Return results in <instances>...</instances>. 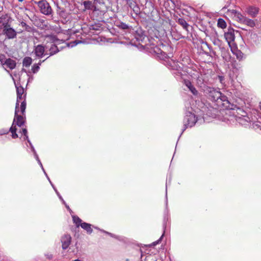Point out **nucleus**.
Instances as JSON below:
<instances>
[{"label": "nucleus", "instance_id": "obj_12", "mask_svg": "<svg viewBox=\"0 0 261 261\" xmlns=\"http://www.w3.org/2000/svg\"><path fill=\"white\" fill-rule=\"evenodd\" d=\"M81 226L82 228L86 230L87 233L89 234H91L93 231V230L91 227V225L90 224L86 222H83L82 224H81Z\"/></svg>", "mask_w": 261, "mask_h": 261}, {"label": "nucleus", "instance_id": "obj_24", "mask_svg": "<svg viewBox=\"0 0 261 261\" xmlns=\"http://www.w3.org/2000/svg\"><path fill=\"white\" fill-rule=\"evenodd\" d=\"M17 90V95H22L24 92L23 88L22 86H16Z\"/></svg>", "mask_w": 261, "mask_h": 261}, {"label": "nucleus", "instance_id": "obj_35", "mask_svg": "<svg viewBox=\"0 0 261 261\" xmlns=\"http://www.w3.org/2000/svg\"><path fill=\"white\" fill-rule=\"evenodd\" d=\"M20 2H22L23 0H18Z\"/></svg>", "mask_w": 261, "mask_h": 261}, {"label": "nucleus", "instance_id": "obj_36", "mask_svg": "<svg viewBox=\"0 0 261 261\" xmlns=\"http://www.w3.org/2000/svg\"><path fill=\"white\" fill-rule=\"evenodd\" d=\"M107 233H108L109 234L111 235V236L112 235L110 233H108V232H107Z\"/></svg>", "mask_w": 261, "mask_h": 261}, {"label": "nucleus", "instance_id": "obj_34", "mask_svg": "<svg viewBox=\"0 0 261 261\" xmlns=\"http://www.w3.org/2000/svg\"><path fill=\"white\" fill-rule=\"evenodd\" d=\"M259 107H260V109L261 110V102H259Z\"/></svg>", "mask_w": 261, "mask_h": 261}, {"label": "nucleus", "instance_id": "obj_33", "mask_svg": "<svg viewBox=\"0 0 261 261\" xmlns=\"http://www.w3.org/2000/svg\"><path fill=\"white\" fill-rule=\"evenodd\" d=\"M46 256L47 258L51 259L53 258V255L51 254H46Z\"/></svg>", "mask_w": 261, "mask_h": 261}, {"label": "nucleus", "instance_id": "obj_4", "mask_svg": "<svg viewBox=\"0 0 261 261\" xmlns=\"http://www.w3.org/2000/svg\"><path fill=\"white\" fill-rule=\"evenodd\" d=\"M206 91L209 97L213 101H217L221 97V93L213 88L207 87Z\"/></svg>", "mask_w": 261, "mask_h": 261}, {"label": "nucleus", "instance_id": "obj_6", "mask_svg": "<svg viewBox=\"0 0 261 261\" xmlns=\"http://www.w3.org/2000/svg\"><path fill=\"white\" fill-rule=\"evenodd\" d=\"M71 241V237L70 235L66 234L63 236L61 238L62 249L63 250L67 249L70 245Z\"/></svg>", "mask_w": 261, "mask_h": 261}, {"label": "nucleus", "instance_id": "obj_29", "mask_svg": "<svg viewBox=\"0 0 261 261\" xmlns=\"http://www.w3.org/2000/svg\"><path fill=\"white\" fill-rule=\"evenodd\" d=\"M163 237V234H162V236L161 237V238L157 241H155V242H153L152 244V246H155L156 245L159 244V242L161 241Z\"/></svg>", "mask_w": 261, "mask_h": 261}, {"label": "nucleus", "instance_id": "obj_28", "mask_svg": "<svg viewBox=\"0 0 261 261\" xmlns=\"http://www.w3.org/2000/svg\"><path fill=\"white\" fill-rule=\"evenodd\" d=\"M119 26L121 28L124 30L127 29L128 28V26L126 23L123 22L121 23Z\"/></svg>", "mask_w": 261, "mask_h": 261}, {"label": "nucleus", "instance_id": "obj_16", "mask_svg": "<svg viewBox=\"0 0 261 261\" xmlns=\"http://www.w3.org/2000/svg\"><path fill=\"white\" fill-rule=\"evenodd\" d=\"M59 51L58 47L55 44H52L49 48L50 52L49 53V56H53L59 52Z\"/></svg>", "mask_w": 261, "mask_h": 261}, {"label": "nucleus", "instance_id": "obj_13", "mask_svg": "<svg viewBox=\"0 0 261 261\" xmlns=\"http://www.w3.org/2000/svg\"><path fill=\"white\" fill-rule=\"evenodd\" d=\"M242 24L247 25L251 28H253L255 25V22L253 20L247 18L246 17H245Z\"/></svg>", "mask_w": 261, "mask_h": 261}, {"label": "nucleus", "instance_id": "obj_19", "mask_svg": "<svg viewBox=\"0 0 261 261\" xmlns=\"http://www.w3.org/2000/svg\"><path fill=\"white\" fill-rule=\"evenodd\" d=\"M73 222L76 224V227H79L82 223V220L77 216L72 217Z\"/></svg>", "mask_w": 261, "mask_h": 261}, {"label": "nucleus", "instance_id": "obj_23", "mask_svg": "<svg viewBox=\"0 0 261 261\" xmlns=\"http://www.w3.org/2000/svg\"><path fill=\"white\" fill-rule=\"evenodd\" d=\"M6 61H7V59L6 58L5 56L1 55L0 56V62L4 67L6 63Z\"/></svg>", "mask_w": 261, "mask_h": 261}, {"label": "nucleus", "instance_id": "obj_11", "mask_svg": "<svg viewBox=\"0 0 261 261\" xmlns=\"http://www.w3.org/2000/svg\"><path fill=\"white\" fill-rule=\"evenodd\" d=\"M16 63L15 61L8 58L7 59V61H6V63L5 65L6 67L9 68L11 70L14 69L16 67Z\"/></svg>", "mask_w": 261, "mask_h": 261}, {"label": "nucleus", "instance_id": "obj_9", "mask_svg": "<svg viewBox=\"0 0 261 261\" xmlns=\"http://www.w3.org/2000/svg\"><path fill=\"white\" fill-rule=\"evenodd\" d=\"M184 84L194 95H197L198 92L191 82L188 80L184 81Z\"/></svg>", "mask_w": 261, "mask_h": 261}, {"label": "nucleus", "instance_id": "obj_8", "mask_svg": "<svg viewBox=\"0 0 261 261\" xmlns=\"http://www.w3.org/2000/svg\"><path fill=\"white\" fill-rule=\"evenodd\" d=\"M34 52L37 57L41 58L45 55V48L42 45H38L35 47Z\"/></svg>", "mask_w": 261, "mask_h": 261}, {"label": "nucleus", "instance_id": "obj_26", "mask_svg": "<svg viewBox=\"0 0 261 261\" xmlns=\"http://www.w3.org/2000/svg\"><path fill=\"white\" fill-rule=\"evenodd\" d=\"M84 5L86 9H91V6L92 5L91 2L89 1H85L84 2Z\"/></svg>", "mask_w": 261, "mask_h": 261}, {"label": "nucleus", "instance_id": "obj_27", "mask_svg": "<svg viewBox=\"0 0 261 261\" xmlns=\"http://www.w3.org/2000/svg\"><path fill=\"white\" fill-rule=\"evenodd\" d=\"M20 25L22 27H25V30L27 31H30V27L27 24V23L23 21H22L21 23H20Z\"/></svg>", "mask_w": 261, "mask_h": 261}, {"label": "nucleus", "instance_id": "obj_31", "mask_svg": "<svg viewBox=\"0 0 261 261\" xmlns=\"http://www.w3.org/2000/svg\"><path fill=\"white\" fill-rule=\"evenodd\" d=\"M219 99H220V100L221 101H225L226 99V97L225 96L221 95V97L219 98Z\"/></svg>", "mask_w": 261, "mask_h": 261}, {"label": "nucleus", "instance_id": "obj_18", "mask_svg": "<svg viewBox=\"0 0 261 261\" xmlns=\"http://www.w3.org/2000/svg\"><path fill=\"white\" fill-rule=\"evenodd\" d=\"M178 23L180 24L184 29L188 31V28L189 27V25L184 19L179 18L178 20Z\"/></svg>", "mask_w": 261, "mask_h": 261}, {"label": "nucleus", "instance_id": "obj_20", "mask_svg": "<svg viewBox=\"0 0 261 261\" xmlns=\"http://www.w3.org/2000/svg\"><path fill=\"white\" fill-rule=\"evenodd\" d=\"M45 60L42 61H40L38 64H34L32 68V70L33 73H36L39 69V66L41 65V63L44 62Z\"/></svg>", "mask_w": 261, "mask_h": 261}, {"label": "nucleus", "instance_id": "obj_22", "mask_svg": "<svg viewBox=\"0 0 261 261\" xmlns=\"http://www.w3.org/2000/svg\"><path fill=\"white\" fill-rule=\"evenodd\" d=\"M225 37L227 40H229L230 41H233L234 40V35L233 33L231 32H228L225 34Z\"/></svg>", "mask_w": 261, "mask_h": 261}, {"label": "nucleus", "instance_id": "obj_15", "mask_svg": "<svg viewBox=\"0 0 261 261\" xmlns=\"http://www.w3.org/2000/svg\"><path fill=\"white\" fill-rule=\"evenodd\" d=\"M14 124H15V120H13L12 126L10 128V131L12 133V138L15 139V138H16L18 137V135L16 134L17 128L16 127V125H14Z\"/></svg>", "mask_w": 261, "mask_h": 261}, {"label": "nucleus", "instance_id": "obj_3", "mask_svg": "<svg viewBox=\"0 0 261 261\" xmlns=\"http://www.w3.org/2000/svg\"><path fill=\"white\" fill-rule=\"evenodd\" d=\"M3 33L8 39H13L16 38L17 33L10 25L4 26Z\"/></svg>", "mask_w": 261, "mask_h": 261}, {"label": "nucleus", "instance_id": "obj_21", "mask_svg": "<svg viewBox=\"0 0 261 261\" xmlns=\"http://www.w3.org/2000/svg\"><path fill=\"white\" fill-rule=\"evenodd\" d=\"M217 25L218 27L221 29H224L226 27V23L225 21L221 18H219L218 19Z\"/></svg>", "mask_w": 261, "mask_h": 261}, {"label": "nucleus", "instance_id": "obj_10", "mask_svg": "<svg viewBox=\"0 0 261 261\" xmlns=\"http://www.w3.org/2000/svg\"><path fill=\"white\" fill-rule=\"evenodd\" d=\"M246 12L251 17H255L258 13V9L256 7L250 6L247 8Z\"/></svg>", "mask_w": 261, "mask_h": 261}, {"label": "nucleus", "instance_id": "obj_30", "mask_svg": "<svg viewBox=\"0 0 261 261\" xmlns=\"http://www.w3.org/2000/svg\"><path fill=\"white\" fill-rule=\"evenodd\" d=\"M22 133L24 134V136L25 137L26 139H28V136H27V130L26 128H23L22 129Z\"/></svg>", "mask_w": 261, "mask_h": 261}, {"label": "nucleus", "instance_id": "obj_5", "mask_svg": "<svg viewBox=\"0 0 261 261\" xmlns=\"http://www.w3.org/2000/svg\"><path fill=\"white\" fill-rule=\"evenodd\" d=\"M18 103H16L15 110V116L14 120H15L14 125H17L21 127L24 123L23 117L21 116L18 115Z\"/></svg>", "mask_w": 261, "mask_h": 261}, {"label": "nucleus", "instance_id": "obj_25", "mask_svg": "<svg viewBox=\"0 0 261 261\" xmlns=\"http://www.w3.org/2000/svg\"><path fill=\"white\" fill-rule=\"evenodd\" d=\"M26 105H27V103H26V102H25V100H23L21 103L20 109H21V113H22V114H23L24 112H25V109H26Z\"/></svg>", "mask_w": 261, "mask_h": 261}, {"label": "nucleus", "instance_id": "obj_14", "mask_svg": "<svg viewBox=\"0 0 261 261\" xmlns=\"http://www.w3.org/2000/svg\"><path fill=\"white\" fill-rule=\"evenodd\" d=\"M9 17L7 14L2 15L0 16V23H2L4 26L8 24Z\"/></svg>", "mask_w": 261, "mask_h": 261}, {"label": "nucleus", "instance_id": "obj_17", "mask_svg": "<svg viewBox=\"0 0 261 261\" xmlns=\"http://www.w3.org/2000/svg\"><path fill=\"white\" fill-rule=\"evenodd\" d=\"M32 63V59L31 57H25L23 60V66L28 67L30 66Z\"/></svg>", "mask_w": 261, "mask_h": 261}, {"label": "nucleus", "instance_id": "obj_2", "mask_svg": "<svg viewBox=\"0 0 261 261\" xmlns=\"http://www.w3.org/2000/svg\"><path fill=\"white\" fill-rule=\"evenodd\" d=\"M196 121L197 119L195 117V115L191 112H188L187 113L184 118V126H186V127H192L195 124Z\"/></svg>", "mask_w": 261, "mask_h": 261}, {"label": "nucleus", "instance_id": "obj_32", "mask_svg": "<svg viewBox=\"0 0 261 261\" xmlns=\"http://www.w3.org/2000/svg\"><path fill=\"white\" fill-rule=\"evenodd\" d=\"M22 95H17V101L16 103L18 102L19 103V99H20L22 98Z\"/></svg>", "mask_w": 261, "mask_h": 261}, {"label": "nucleus", "instance_id": "obj_37", "mask_svg": "<svg viewBox=\"0 0 261 261\" xmlns=\"http://www.w3.org/2000/svg\"><path fill=\"white\" fill-rule=\"evenodd\" d=\"M187 127H185V128L184 129H183V131H185V129Z\"/></svg>", "mask_w": 261, "mask_h": 261}, {"label": "nucleus", "instance_id": "obj_7", "mask_svg": "<svg viewBox=\"0 0 261 261\" xmlns=\"http://www.w3.org/2000/svg\"><path fill=\"white\" fill-rule=\"evenodd\" d=\"M228 12L231 14L234 19L241 23H243L245 16L242 15L235 10H228Z\"/></svg>", "mask_w": 261, "mask_h": 261}, {"label": "nucleus", "instance_id": "obj_1", "mask_svg": "<svg viewBox=\"0 0 261 261\" xmlns=\"http://www.w3.org/2000/svg\"><path fill=\"white\" fill-rule=\"evenodd\" d=\"M37 4L42 13L45 15H49L51 13V7L46 1H40L37 3Z\"/></svg>", "mask_w": 261, "mask_h": 261}]
</instances>
